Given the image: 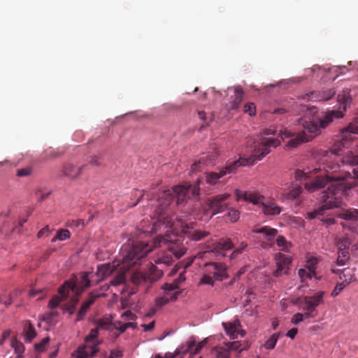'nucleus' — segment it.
Masks as SVG:
<instances>
[{
	"label": "nucleus",
	"mask_w": 358,
	"mask_h": 358,
	"mask_svg": "<svg viewBox=\"0 0 358 358\" xmlns=\"http://www.w3.org/2000/svg\"><path fill=\"white\" fill-rule=\"evenodd\" d=\"M276 268L273 271V276L278 278L282 274L289 273L292 257L282 253H277L275 256Z\"/></svg>",
	"instance_id": "6e6552de"
},
{
	"label": "nucleus",
	"mask_w": 358,
	"mask_h": 358,
	"mask_svg": "<svg viewBox=\"0 0 358 358\" xmlns=\"http://www.w3.org/2000/svg\"><path fill=\"white\" fill-rule=\"evenodd\" d=\"M298 275L303 283H307V280H311L313 278H315L316 280L318 279L316 275V272H315L313 270H310L305 267L299 269Z\"/></svg>",
	"instance_id": "b1692460"
},
{
	"label": "nucleus",
	"mask_w": 358,
	"mask_h": 358,
	"mask_svg": "<svg viewBox=\"0 0 358 358\" xmlns=\"http://www.w3.org/2000/svg\"><path fill=\"white\" fill-rule=\"evenodd\" d=\"M177 299L176 294H175L173 296H171L170 297L167 296H164L162 297H159L156 299V306L158 308H162L164 305L169 303V301H173Z\"/></svg>",
	"instance_id": "ea45409f"
},
{
	"label": "nucleus",
	"mask_w": 358,
	"mask_h": 358,
	"mask_svg": "<svg viewBox=\"0 0 358 358\" xmlns=\"http://www.w3.org/2000/svg\"><path fill=\"white\" fill-rule=\"evenodd\" d=\"M227 217H229V220H230V222H235L239 219L240 213H239L238 210H237L229 209V210L227 213Z\"/></svg>",
	"instance_id": "603ef678"
},
{
	"label": "nucleus",
	"mask_w": 358,
	"mask_h": 358,
	"mask_svg": "<svg viewBox=\"0 0 358 358\" xmlns=\"http://www.w3.org/2000/svg\"><path fill=\"white\" fill-rule=\"evenodd\" d=\"M317 264V258L312 257L307 261V264L305 266V268L310 269V270H313L315 272V269H316L315 266H316Z\"/></svg>",
	"instance_id": "bf43d9fd"
},
{
	"label": "nucleus",
	"mask_w": 358,
	"mask_h": 358,
	"mask_svg": "<svg viewBox=\"0 0 358 358\" xmlns=\"http://www.w3.org/2000/svg\"><path fill=\"white\" fill-rule=\"evenodd\" d=\"M348 285V282H342L341 283H338L332 291L331 295L333 297H335L339 294V293Z\"/></svg>",
	"instance_id": "3c124183"
},
{
	"label": "nucleus",
	"mask_w": 358,
	"mask_h": 358,
	"mask_svg": "<svg viewBox=\"0 0 358 358\" xmlns=\"http://www.w3.org/2000/svg\"><path fill=\"white\" fill-rule=\"evenodd\" d=\"M244 112L250 116L255 115L256 107L253 103H247L244 106Z\"/></svg>",
	"instance_id": "864d4df0"
},
{
	"label": "nucleus",
	"mask_w": 358,
	"mask_h": 358,
	"mask_svg": "<svg viewBox=\"0 0 358 358\" xmlns=\"http://www.w3.org/2000/svg\"><path fill=\"white\" fill-rule=\"evenodd\" d=\"M248 247V244L245 242H241L240 245L236 248L230 255L231 259L236 258L238 255L241 254Z\"/></svg>",
	"instance_id": "09e8293b"
},
{
	"label": "nucleus",
	"mask_w": 358,
	"mask_h": 358,
	"mask_svg": "<svg viewBox=\"0 0 358 358\" xmlns=\"http://www.w3.org/2000/svg\"><path fill=\"white\" fill-rule=\"evenodd\" d=\"M85 225L84 220L82 219L71 220L66 222V226L71 229L83 228Z\"/></svg>",
	"instance_id": "37998d69"
},
{
	"label": "nucleus",
	"mask_w": 358,
	"mask_h": 358,
	"mask_svg": "<svg viewBox=\"0 0 358 358\" xmlns=\"http://www.w3.org/2000/svg\"><path fill=\"white\" fill-rule=\"evenodd\" d=\"M92 273H84L80 277V280L76 282L73 281H66L64 284L59 288L58 292L61 294H64L66 289L67 292L72 291L76 293L77 289L82 290V292L90 285V275Z\"/></svg>",
	"instance_id": "0eeeda50"
},
{
	"label": "nucleus",
	"mask_w": 358,
	"mask_h": 358,
	"mask_svg": "<svg viewBox=\"0 0 358 358\" xmlns=\"http://www.w3.org/2000/svg\"><path fill=\"white\" fill-rule=\"evenodd\" d=\"M113 329H117L120 333L124 332L127 329L122 321H115L114 322Z\"/></svg>",
	"instance_id": "0e129e2a"
},
{
	"label": "nucleus",
	"mask_w": 358,
	"mask_h": 358,
	"mask_svg": "<svg viewBox=\"0 0 358 358\" xmlns=\"http://www.w3.org/2000/svg\"><path fill=\"white\" fill-rule=\"evenodd\" d=\"M50 231H50L49 227L45 226V227H43L42 229H41L38 231L37 236H38V238H42L44 236H48L50 234Z\"/></svg>",
	"instance_id": "338daca9"
},
{
	"label": "nucleus",
	"mask_w": 358,
	"mask_h": 358,
	"mask_svg": "<svg viewBox=\"0 0 358 358\" xmlns=\"http://www.w3.org/2000/svg\"><path fill=\"white\" fill-rule=\"evenodd\" d=\"M69 292H67V289L65 290L64 294H61L59 292V294L61 295V297L58 296H54L48 303V307L51 309H53L55 308H57L61 301L66 299L69 296Z\"/></svg>",
	"instance_id": "c756f323"
},
{
	"label": "nucleus",
	"mask_w": 358,
	"mask_h": 358,
	"mask_svg": "<svg viewBox=\"0 0 358 358\" xmlns=\"http://www.w3.org/2000/svg\"><path fill=\"white\" fill-rule=\"evenodd\" d=\"M302 192V187L301 186H297L294 187L288 194V196L290 199H296Z\"/></svg>",
	"instance_id": "6e6d98bb"
},
{
	"label": "nucleus",
	"mask_w": 358,
	"mask_h": 358,
	"mask_svg": "<svg viewBox=\"0 0 358 358\" xmlns=\"http://www.w3.org/2000/svg\"><path fill=\"white\" fill-rule=\"evenodd\" d=\"M96 328L106 329V330H112L113 329L114 322L111 321L110 318L103 317L99 319L96 321Z\"/></svg>",
	"instance_id": "c85d7f7f"
},
{
	"label": "nucleus",
	"mask_w": 358,
	"mask_h": 358,
	"mask_svg": "<svg viewBox=\"0 0 358 358\" xmlns=\"http://www.w3.org/2000/svg\"><path fill=\"white\" fill-rule=\"evenodd\" d=\"M181 232L184 234L189 240L193 241H200L210 235L208 231L195 229L194 227L187 224L182 227Z\"/></svg>",
	"instance_id": "9b49d317"
},
{
	"label": "nucleus",
	"mask_w": 358,
	"mask_h": 358,
	"mask_svg": "<svg viewBox=\"0 0 358 358\" xmlns=\"http://www.w3.org/2000/svg\"><path fill=\"white\" fill-rule=\"evenodd\" d=\"M217 157V150H214L213 152L208 153L200 158V159L192 164L191 170L192 172L196 171L198 169L201 168L203 166H208L213 163V161Z\"/></svg>",
	"instance_id": "ddd939ff"
},
{
	"label": "nucleus",
	"mask_w": 358,
	"mask_h": 358,
	"mask_svg": "<svg viewBox=\"0 0 358 358\" xmlns=\"http://www.w3.org/2000/svg\"><path fill=\"white\" fill-rule=\"evenodd\" d=\"M210 275L211 274H209L208 273V274H204L200 280V283L213 286L214 284V280Z\"/></svg>",
	"instance_id": "4d7b16f0"
},
{
	"label": "nucleus",
	"mask_w": 358,
	"mask_h": 358,
	"mask_svg": "<svg viewBox=\"0 0 358 358\" xmlns=\"http://www.w3.org/2000/svg\"><path fill=\"white\" fill-rule=\"evenodd\" d=\"M243 90L241 87L236 86L234 87V99L230 103L229 109L230 110H236L237 109L241 103L243 101Z\"/></svg>",
	"instance_id": "4be33fe9"
},
{
	"label": "nucleus",
	"mask_w": 358,
	"mask_h": 358,
	"mask_svg": "<svg viewBox=\"0 0 358 358\" xmlns=\"http://www.w3.org/2000/svg\"><path fill=\"white\" fill-rule=\"evenodd\" d=\"M49 341H50L49 337H45V338H43L40 343H36L34 345L35 350L37 351L38 352H42L45 351L46 345H48Z\"/></svg>",
	"instance_id": "a18cd8bd"
},
{
	"label": "nucleus",
	"mask_w": 358,
	"mask_h": 358,
	"mask_svg": "<svg viewBox=\"0 0 358 358\" xmlns=\"http://www.w3.org/2000/svg\"><path fill=\"white\" fill-rule=\"evenodd\" d=\"M106 294L98 292H92L88 295V299L85 301L90 306L94 303L98 298L105 296Z\"/></svg>",
	"instance_id": "c03bdc74"
},
{
	"label": "nucleus",
	"mask_w": 358,
	"mask_h": 358,
	"mask_svg": "<svg viewBox=\"0 0 358 358\" xmlns=\"http://www.w3.org/2000/svg\"><path fill=\"white\" fill-rule=\"evenodd\" d=\"M336 243L338 250H348L352 242L348 236H337L336 238Z\"/></svg>",
	"instance_id": "cd10ccee"
},
{
	"label": "nucleus",
	"mask_w": 358,
	"mask_h": 358,
	"mask_svg": "<svg viewBox=\"0 0 358 358\" xmlns=\"http://www.w3.org/2000/svg\"><path fill=\"white\" fill-rule=\"evenodd\" d=\"M213 353L216 358H230V354L228 348L222 346L215 347L213 350Z\"/></svg>",
	"instance_id": "7c9ffc66"
},
{
	"label": "nucleus",
	"mask_w": 358,
	"mask_h": 358,
	"mask_svg": "<svg viewBox=\"0 0 358 358\" xmlns=\"http://www.w3.org/2000/svg\"><path fill=\"white\" fill-rule=\"evenodd\" d=\"M222 326L227 335H229L231 339L236 338L239 334H241L242 337L244 336L243 331L239 330L241 324L238 320L233 322H223Z\"/></svg>",
	"instance_id": "4468645a"
},
{
	"label": "nucleus",
	"mask_w": 358,
	"mask_h": 358,
	"mask_svg": "<svg viewBox=\"0 0 358 358\" xmlns=\"http://www.w3.org/2000/svg\"><path fill=\"white\" fill-rule=\"evenodd\" d=\"M85 166L76 167L70 163L65 164L63 166V175L71 178L78 177Z\"/></svg>",
	"instance_id": "6ab92c4d"
},
{
	"label": "nucleus",
	"mask_w": 358,
	"mask_h": 358,
	"mask_svg": "<svg viewBox=\"0 0 358 358\" xmlns=\"http://www.w3.org/2000/svg\"><path fill=\"white\" fill-rule=\"evenodd\" d=\"M31 173V169L30 167H26L23 169H18L17 171V176L19 177H24L28 176Z\"/></svg>",
	"instance_id": "e2e57ef3"
},
{
	"label": "nucleus",
	"mask_w": 358,
	"mask_h": 358,
	"mask_svg": "<svg viewBox=\"0 0 358 358\" xmlns=\"http://www.w3.org/2000/svg\"><path fill=\"white\" fill-rule=\"evenodd\" d=\"M149 281L153 282L158 280L159 278H161L163 275V271L162 269L158 268L154 264H151L149 268Z\"/></svg>",
	"instance_id": "bb28decb"
},
{
	"label": "nucleus",
	"mask_w": 358,
	"mask_h": 358,
	"mask_svg": "<svg viewBox=\"0 0 358 358\" xmlns=\"http://www.w3.org/2000/svg\"><path fill=\"white\" fill-rule=\"evenodd\" d=\"M294 112L303 116L297 120L298 124L303 126V130L297 134H292L285 129L280 130L275 137V132L272 129H266L264 131L266 136L272 135L270 137L262 136L254 141L252 155L248 158L240 157L238 160L227 162V165L219 170L218 172H208L206 173V181L209 185H215L218 180L227 175L235 172V171L245 166L253 165L256 162L261 160L271 151L270 148H276L280 144V139L289 138L286 145V149L296 148L303 142L311 141L320 133L321 129H324L333 121L334 118H340L343 113L340 110H331L327 112L322 117L318 115L317 108L314 106L300 104L296 106Z\"/></svg>",
	"instance_id": "f03ea898"
},
{
	"label": "nucleus",
	"mask_w": 358,
	"mask_h": 358,
	"mask_svg": "<svg viewBox=\"0 0 358 358\" xmlns=\"http://www.w3.org/2000/svg\"><path fill=\"white\" fill-rule=\"evenodd\" d=\"M225 346L228 348L229 351H239L241 352L245 350V347H242L239 341L228 342L225 343Z\"/></svg>",
	"instance_id": "a19ab883"
},
{
	"label": "nucleus",
	"mask_w": 358,
	"mask_h": 358,
	"mask_svg": "<svg viewBox=\"0 0 358 358\" xmlns=\"http://www.w3.org/2000/svg\"><path fill=\"white\" fill-rule=\"evenodd\" d=\"M280 336V333L273 334L264 343L267 350H272L275 348L276 343Z\"/></svg>",
	"instance_id": "4c0bfd02"
},
{
	"label": "nucleus",
	"mask_w": 358,
	"mask_h": 358,
	"mask_svg": "<svg viewBox=\"0 0 358 358\" xmlns=\"http://www.w3.org/2000/svg\"><path fill=\"white\" fill-rule=\"evenodd\" d=\"M199 184L194 185H178L172 189H168L162 193L160 203L157 210L158 214L157 221L155 222L150 231L145 232L156 233L161 227L167 229L164 236H159L151 243L141 241H133L131 244L124 245L121 248V257L111 264H102L97 268L96 275L101 279L105 278L111 273L117 271V275L110 280V285L117 286L125 281V273L134 265L141 264L142 258L145 257L154 248L159 246L161 243H173L178 241L177 236L170 233L169 229L174 227L171 218L166 215V208L171 203L173 199H176L177 204H182L187 198L192 196H198L199 194Z\"/></svg>",
	"instance_id": "f257e3e1"
},
{
	"label": "nucleus",
	"mask_w": 358,
	"mask_h": 358,
	"mask_svg": "<svg viewBox=\"0 0 358 358\" xmlns=\"http://www.w3.org/2000/svg\"><path fill=\"white\" fill-rule=\"evenodd\" d=\"M338 254L337 264L340 266L345 265L350 257L348 250H338Z\"/></svg>",
	"instance_id": "e433bc0d"
},
{
	"label": "nucleus",
	"mask_w": 358,
	"mask_h": 358,
	"mask_svg": "<svg viewBox=\"0 0 358 358\" xmlns=\"http://www.w3.org/2000/svg\"><path fill=\"white\" fill-rule=\"evenodd\" d=\"M90 307V306L88 303H87L86 301H84L83 303L81 308L78 313L76 321H80L84 318L85 313H87Z\"/></svg>",
	"instance_id": "49530a36"
},
{
	"label": "nucleus",
	"mask_w": 358,
	"mask_h": 358,
	"mask_svg": "<svg viewBox=\"0 0 358 358\" xmlns=\"http://www.w3.org/2000/svg\"><path fill=\"white\" fill-rule=\"evenodd\" d=\"M192 264V262H188L187 263L181 262L180 264H178L175 266L174 268L172 269L171 274L173 275L177 272H179V276L175 280V282L178 285L181 283L185 280V269L189 267Z\"/></svg>",
	"instance_id": "f3484780"
},
{
	"label": "nucleus",
	"mask_w": 358,
	"mask_h": 358,
	"mask_svg": "<svg viewBox=\"0 0 358 358\" xmlns=\"http://www.w3.org/2000/svg\"><path fill=\"white\" fill-rule=\"evenodd\" d=\"M337 167L326 170L324 175L317 176L313 180L305 183V188L313 192L323 188L329 183L327 190L322 193V206L318 210L308 213V217L315 219L322 215L326 210L339 207L342 203L341 197L345 192L357 185L355 180L358 178L349 171L337 172Z\"/></svg>",
	"instance_id": "7ed1b4c3"
},
{
	"label": "nucleus",
	"mask_w": 358,
	"mask_h": 358,
	"mask_svg": "<svg viewBox=\"0 0 358 358\" xmlns=\"http://www.w3.org/2000/svg\"><path fill=\"white\" fill-rule=\"evenodd\" d=\"M11 345L15 353L17 354V357H21L24 351V346L23 343L15 338L12 340Z\"/></svg>",
	"instance_id": "58836bf2"
},
{
	"label": "nucleus",
	"mask_w": 358,
	"mask_h": 358,
	"mask_svg": "<svg viewBox=\"0 0 358 358\" xmlns=\"http://www.w3.org/2000/svg\"><path fill=\"white\" fill-rule=\"evenodd\" d=\"M356 148L358 149V141L356 143ZM341 162L343 164L350 165L352 166H357L352 169L358 168V154H355L352 151L348 150L344 154L341 158ZM353 176V172L352 173Z\"/></svg>",
	"instance_id": "2eb2a0df"
},
{
	"label": "nucleus",
	"mask_w": 358,
	"mask_h": 358,
	"mask_svg": "<svg viewBox=\"0 0 358 358\" xmlns=\"http://www.w3.org/2000/svg\"><path fill=\"white\" fill-rule=\"evenodd\" d=\"M122 357V352L118 350H113L110 352L109 358H120Z\"/></svg>",
	"instance_id": "774afa93"
},
{
	"label": "nucleus",
	"mask_w": 358,
	"mask_h": 358,
	"mask_svg": "<svg viewBox=\"0 0 358 358\" xmlns=\"http://www.w3.org/2000/svg\"><path fill=\"white\" fill-rule=\"evenodd\" d=\"M229 197V194H222L208 199L206 201L208 210H210L212 212V215H215L227 210L228 203L227 200Z\"/></svg>",
	"instance_id": "39448f33"
},
{
	"label": "nucleus",
	"mask_w": 358,
	"mask_h": 358,
	"mask_svg": "<svg viewBox=\"0 0 358 358\" xmlns=\"http://www.w3.org/2000/svg\"><path fill=\"white\" fill-rule=\"evenodd\" d=\"M234 244L230 238L221 239L219 242L213 244L210 248L212 252H220L222 250H229L232 249Z\"/></svg>",
	"instance_id": "aec40b11"
},
{
	"label": "nucleus",
	"mask_w": 358,
	"mask_h": 358,
	"mask_svg": "<svg viewBox=\"0 0 358 358\" xmlns=\"http://www.w3.org/2000/svg\"><path fill=\"white\" fill-rule=\"evenodd\" d=\"M99 329L98 328H94L91 329L90 334L85 337V343H90L98 336Z\"/></svg>",
	"instance_id": "5fc2aeb1"
},
{
	"label": "nucleus",
	"mask_w": 358,
	"mask_h": 358,
	"mask_svg": "<svg viewBox=\"0 0 358 358\" xmlns=\"http://www.w3.org/2000/svg\"><path fill=\"white\" fill-rule=\"evenodd\" d=\"M71 237V233L68 229H59L57 231V238L59 241H65Z\"/></svg>",
	"instance_id": "8fccbe9b"
},
{
	"label": "nucleus",
	"mask_w": 358,
	"mask_h": 358,
	"mask_svg": "<svg viewBox=\"0 0 358 358\" xmlns=\"http://www.w3.org/2000/svg\"><path fill=\"white\" fill-rule=\"evenodd\" d=\"M276 245L282 251L288 252L292 244L287 242L284 236H278L276 239Z\"/></svg>",
	"instance_id": "f704fd0d"
},
{
	"label": "nucleus",
	"mask_w": 358,
	"mask_h": 358,
	"mask_svg": "<svg viewBox=\"0 0 358 358\" xmlns=\"http://www.w3.org/2000/svg\"><path fill=\"white\" fill-rule=\"evenodd\" d=\"M349 93L350 91L348 90V89H346L343 91V94H339L338 95V101L340 102L341 105H343V108L345 110H346L347 104L351 100Z\"/></svg>",
	"instance_id": "72a5a7b5"
},
{
	"label": "nucleus",
	"mask_w": 358,
	"mask_h": 358,
	"mask_svg": "<svg viewBox=\"0 0 358 358\" xmlns=\"http://www.w3.org/2000/svg\"><path fill=\"white\" fill-rule=\"evenodd\" d=\"M136 317V315L130 310H127L121 315V318L123 321L135 320Z\"/></svg>",
	"instance_id": "13d9d810"
},
{
	"label": "nucleus",
	"mask_w": 358,
	"mask_h": 358,
	"mask_svg": "<svg viewBox=\"0 0 358 358\" xmlns=\"http://www.w3.org/2000/svg\"><path fill=\"white\" fill-rule=\"evenodd\" d=\"M131 280L135 285H141L149 281L148 274L142 271H136L131 276Z\"/></svg>",
	"instance_id": "a878e982"
},
{
	"label": "nucleus",
	"mask_w": 358,
	"mask_h": 358,
	"mask_svg": "<svg viewBox=\"0 0 358 358\" xmlns=\"http://www.w3.org/2000/svg\"><path fill=\"white\" fill-rule=\"evenodd\" d=\"M255 234H261L268 241H272L278 234V230L268 226H264L259 228L255 227L252 229Z\"/></svg>",
	"instance_id": "dca6fc26"
},
{
	"label": "nucleus",
	"mask_w": 358,
	"mask_h": 358,
	"mask_svg": "<svg viewBox=\"0 0 358 358\" xmlns=\"http://www.w3.org/2000/svg\"><path fill=\"white\" fill-rule=\"evenodd\" d=\"M305 317V314L297 313L294 314L291 320L292 323L294 324H298L299 322H302Z\"/></svg>",
	"instance_id": "052dcab7"
},
{
	"label": "nucleus",
	"mask_w": 358,
	"mask_h": 358,
	"mask_svg": "<svg viewBox=\"0 0 358 358\" xmlns=\"http://www.w3.org/2000/svg\"><path fill=\"white\" fill-rule=\"evenodd\" d=\"M336 94V91L334 89H330L327 91H324L322 94L317 92H311L306 94L303 96V99H308L312 101H322L329 100Z\"/></svg>",
	"instance_id": "f8f14e48"
},
{
	"label": "nucleus",
	"mask_w": 358,
	"mask_h": 358,
	"mask_svg": "<svg viewBox=\"0 0 358 358\" xmlns=\"http://www.w3.org/2000/svg\"><path fill=\"white\" fill-rule=\"evenodd\" d=\"M58 316V313L57 311H51L50 313H47L41 316V320L43 321L46 322L47 323L50 324H52L55 323V321L54 320L55 317H57Z\"/></svg>",
	"instance_id": "79ce46f5"
},
{
	"label": "nucleus",
	"mask_w": 358,
	"mask_h": 358,
	"mask_svg": "<svg viewBox=\"0 0 358 358\" xmlns=\"http://www.w3.org/2000/svg\"><path fill=\"white\" fill-rule=\"evenodd\" d=\"M162 288L164 290L166 296L170 297L171 296H173L175 294H176V296L178 297L179 292L176 290L178 289V287L176 282L165 284Z\"/></svg>",
	"instance_id": "2f4dec72"
},
{
	"label": "nucleus",
	"mask_w": 358,
	"mask_h": 358,
	"mask_svg": "<svg viewBox=\"0 0 358 358\" xmlns=\"http://www.w3.org/2000/svg\"><path fill=\"white\" fill-rule=\"evenodd\" d=\"M324 214V211H323V213L322 215H318L316 218H318L320 219L321 221H322L324 224H326L327 225H331V224H333L335 223V220L334 218H332V217H327V218H324L323 217Z\"/></svg>",
	"instance_id": "69168bd1"
},
{
	"label": "nucleus",
	"mask_w": 358,
	"mask_h": 358,
	"mask_svg": "<svg viewBox=\"0 0 358 358\" xmlns=\"http://www.w3.org/2000/svg\"><path fill=\"white\" fill-rule=\"evenodd\" d=\"M350 134H358V116L356 117L353 122H351L342 132V139L337 140L335 142L334 148L331 150L334 155H340L339 152L341 148L346 147L348 143V135Z\"/></svg>",
	"instance_id": "423d86ee"
},
{
	"label": "nucleus",
	"mask_w": 358,
	"mask_h": 358,
	"mask_svg": "<svg viewBox=\"0 0 358 358\" xmlns=\"http://www.w3.org/2000/svg\"><path fill=\"white\" fill-rule=\"evenodd\" d=\"M76 353V358H90L86 352V348L84 345L79 347Z\"/></svg>",
	"instance_id": "680f3d73"
},
{
	"label": "nucleus",
	"mask_w": 358,
	"mask_h": 358,
	"mask_svg": "<svg viewBox=\"0 0 358 358\" xmlns=\"http://www.w3.org/2000/svg\"><path fill=\"white\" fill-rule=\"evenodd\" d=\"M82 293V290L76 289L75 295L71 297L70 301L63 306V310L68 312L70 315L74 313L76 306L79 301L78 296Z\"/></svg>",
	"instance_id": "412c9836"
},
{
	"label": "nucleus",
	"mask_w": 358,
	"mask_h": 358,
	"mask_svg": "<svg viewBox=\"0 0 358 358\" xmlns=\"http://www.w3.org/2000/svg\"><path fill=\"white\" fill-rule=\"evenodd\" d=\"M84 347L86 348V352L88 354V357L90 358L94 357L96 354L99 352V348L96 344H94L92 345H83Z\"/></svg>",
	"instance_id": "de8ad7c7"
},
{
	"label": "nucleus",
	"mask_w": 358,
	"mask_h": 358,
	"mask_svg": "<svg viewBox=\"0 0 358 358\" xmlns=\"http://www.w3.org/2000/svg\"><path fill=\"white\" fill-rule=\"evenodd\" d=\"M23 334L24 335V341L30 343L36 336V331L34 325L30 321H26L23 327Z\"/></svg>",
	"instance_id": "5701e85b"
},
{
	"label": "nucleus",
	"mask_w": 358,
	"mask_h": 358,
	"mask_svg": "<svg viewBox=\"0 0 358 358\" xmlns=\"http://www.w3.org/2000/svg\"><path fill=\"white\" fill-rule=\"evenodd\" d=\"M154 262L157 264H164V266L170 265L173 262V257L171 252H163L156 257Z\"/></svg>",
	"instance_id": "393cba45"
},
{
	"label": "nucleus",
	"mask_w": 358,
	"mask_h": 358,
	"mask_svg": "<svg viewBox=\"0 0 358 358\" xmlns=\"http://www.w3.org/2000/svg\"><path fill=\"white\" fill-rule=\"evenodd\" d=\"M340 278L343 279V282H348V285L354 280L355 274L350 268H345L340 274Z\"/></svg>",
	"instance_id": "c9c22d12"
},
{
	"label": "nucleus",
	"mask_w": 358,
	"mask_h": 358,
	"mask_svg": "<svg viewBox=\"0 0 358 358\" xmlns=\"http://www.w3.org/2000/svg\"><path fill=\"white\" fill-rule=\"evenodd\" d=\"M262 211L266 215H278L282 211V208L273 201H264Z\"/></svg>",
	"instance_id": "a211bd4d"
},
{
	"label": "nucleus",
	"mask_w": 358,
	"mask_h": 358,
	"mask_svg": "<svg viewBox=\"0 0 358 358\" xmlns=\"http://www.w3.org/2000/svg\"><path fill=\"white\" fill-rule=\"evenodd\" d=\"M205 269L207 273L212 274L217 280H222L227 277V266L222 263H206L205 264Z\"/></svg>",
	"instance_id": "9d476101"
},
{
	"label": "nucleus",
	"mask_w": 358,
	"mask_h": 358,
	"mask_svg": "<svg viewBox=\"0 0 358 358\" xmlns=\"http://www.w3.org/2000/svg\"><path fill=\"white\" fill-rule=\"evenodd\" d=\"M20 291L15 289L13 292L10 293L8 295L1 294L0 295V303L4 304L6 306H10L13 303V297L16 296Z\"/></svg>",
	"instance_id": "473e14b6"
},
{
	"label": "nucleus",
	"mask_w": 358,
	"mask_h": 358,
	"mask_svg": "<svg viewBox=\"0 0 358 358\" xmlns=\"http://www.w3.org/2000/svg\"><path fill=\"white\" fill-rule=\"evenodd\" d=\"M235 194L238 200L243 199L259 206H263L265 197L256 191L235 190Z\"/></svg>",
	"instance_id": "1a4fd4ad"
},
{
	"label": "nucleus",
	"mask_w": 358,
	"mask_h": 358,
	"mask_svg": "<svg viewBox=\"0 0 358 358\" xmlns=\"http://www.w3.org/2000/svg\"><path fill=\"white\" fill-rule=\"evenodd\" d=\"M324 291H319L313 296H305L301 301L306 318H314L317 315L316 308L324 302Z\"/></svg>",
	"instance_id": "20e7f679"
}]
</instances>
